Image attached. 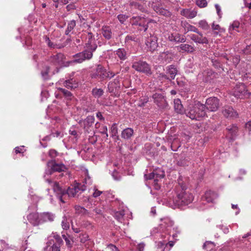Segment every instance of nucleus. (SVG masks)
Segmentation results:
<instances>
[{
    "mask_svg": "<svg viewBox=\"0 0 251 251\" xmlns=\"http://www.w3.org/2000/svg\"><path fill=\"white\" fill-rule=\"evenodd\" d=\"M193 195L188 190L186 184L179 181L175 187L174 194L170 198V202H172L173 208H183L191 203L194 200Z\"/></svg>",
    "mask_w": 251,
    "mask_h": 251,
    "instance_id": "f257e3e1",
    "label": "nucleus"
},
{
    "mask_svg": "<svg viewBox=\"0 0 251 251\" xmlns=\"http://www.w3.org/2000/svg\"><path fill=\"white\" fill-rule=\"evenodd\" d=\"M185 114L192 120H200L206 115L205 106L200 101L190 103L185 110Z\"/></svg>",
    "mask_w": 251,
    "mask_h": 251,
    "instance_id": "f03ea898",
    "label": "nucleus"
},
{
    "mask_svg": "<svg viewBox=\"0 0 251 251\" xmlns=\"http://www.w3.org/2000/svg\"><path fill=\"white\" fill-rule=\"evenodd\" d=\"M61 236L56 233H52L47 238L46 246L44 250L47 251H60V247L63 245Z\"/></svg>",
    "mask_w": 251,
    "mask_h": 251,
    "instance_id": "7ed1b4c3",
    "label": "nucleus"
},
{
    "mask_svg": "<svg viewBox=\"0 0 251 251\" xmlns=\"http://www.w3.org/2000/svg\"><path fill=\"white\" fill-rule=\"evenodd\" d=\"M164 224V225L163 224L161 225V227L163 228L164 226L166 229V231L164 233L160 234L162 240L158 241L157 245L158 248H161L165 246V244H167V242L170 240V232L174 225V222L169 219H165Z\"/></svg>",
    "mask_w": 251,
    "mask_h": 251,
    "instance_id": "20e7f679",
    "label": "nucleus"
},
{
    "mask_svg": "<svg viewBox=\"0 0 251 251\" xmlns=\"http://www.w3.org/2000/svg\"><path fill=\"white\" fill-rule=\"evenodd\" d=\"M115 75V73L111 71H107L102 66L99 65L95 70L92 72L90 76L92 78L97 79L101 81L107 78H111Z\"/></svg>",
    "mask_w": 251,
    "mask_h": 251,
    "instance_id": "39448f33",
    "label": "nucleus"
},
{
    "mask_svg": "<svg viewBox=\"0 0 251 251\" xmlns=\"http://www.w3.org/2000/svg\"><path fill=\"white\" fill-rule=\"evenodd\" d=\"M48 166H50V169L46 170L44 176L46 181L49 184L52 183L51 180L49 178H46V176H49L52 174L53 172H61L66 170V167L62 163H56L54 160L49 161L47 163Z\"/></svg>",
    "mask_w": 251,
    "mask_h": 251,
    "instance_id": "423d86ee",
    "label": "nucleus"
},
{
    "mask_svg": "<svg viewBox=\"0 0 251 251\" xmlns=\"http://www.w3.org/2000/svg\"><path fill=\"white\" fill-rule=\"evenodd\" d=\"M95 120L94 116H88L85 119L81 120L78 122V124L83 128L85 134L94 135L96 133L93 126Z\"/></svg>",
    "mask_w": 251,
    "mask_h": 251,
    "instance_id": "0eeeda50",
    "label": "nucleus"
},
{
    "mask_svg": "<svg viewBox=\"0 0 251 251\" xmlns=\"http://www.w3.org/2000/svg\"><path fill=\"white\" fill-rule=\"evenodd\" d=\"M132 68L138 72L151 75V67L146 61L136 60L132 62Z\"/></svg>",
    "mask_w": 251,
    "mask_h": 251,
    "instance_id": "6e6552de",
    "label": "nucleus"
},
{
    "mask_svg": "<svg viewBox=\"0 0 251 251\" xmlns=\"http://www.w3.org/2000/svg\"><path fill=\"white\" fill-rule=\"evenodd\" d=\"M245 85L243 83L237 84L232 91V95L239 99H244L248 97L251 94V92H248Z\"/></svg>",
    "mask_w": 251,
    "mask_h": 251,
    "instance_id": "1a4fd4ad",
    "label": "nucleus"
},
{
    "mask_svg": "<svg viewBox=\"0 0 251 251\" xmlns=\"http://www.w3.org/2000/svg\"><path fill=\"white\" fill-rule=\"evenodd\" d=\"M160 3V0H151L149 2V5L159 15L170 17L171 15V13L167 9L162 7Z\"/></svg>",
    "mask_w": 251,
    "mask_h": 251,
    "instance_id": "9d476101",
    "label": "nucleus"
},
{
    "mask_svg": "<svg viewBox=\"0 0 251 251\" xmlns=\"http://www.w3.org/2000/svg\"><path fill=\"white\" fill-rule=\"evenodd\" d=\"M205 109L211 112L217 111L220 106L219 100L216 97L208 98L205 102Z\"/></svg>",
    "mask_w": 251,
    "mask_h": 251,
    "instance_id": "9b49d317",
    "label": "nucleus"
},
{
    "mask_svg": "<svg viewBox=\"0 0 251 251\" xmlns=\"http://www.w3.org/2000/svg\"><path fill=\"white\" fill-rule=\"evenodd\" d=\"M65 58V56L63 53H58L55 55H52L50 56L47 61L50 64L57 67V66L61 65L63 64Z\"/></svg>",
    "mask_w": 251,
    "mask_h": 251,
    "instance_id": "f8f14e48",
    "label": "nucleus"
},
{
    "mask_svg": "<svg viewBox=\"0 0 251 251\" xmlns=\"http://www.w3.org/2000/svg\"><path fill=\"white\" fill-rule=\"evenodd\" d=\"M150 35L146 38L145 44L149 50L152 52L158 47L157 38L154 35Z\"/></svg>",
    "mask_w": 251,
    "mask_h": 251,
    "instance_id": "ddd939ff",
    "label": "nucleus"
},
{
    "mask_svg": "<svg viewBox=\"0 0 251 251\" xmlns=\"http://www.w3.org/2000/svg\"><path fill=\"white\" fill-rule=\"evenodd\" d=\"M152 99L154 102L156 103L158 107L164 108L167 107L168 103L166 101L165 97L161 94L155 93L152 95Z\"/></svg>",
    "mask_w": 251,
    "mask_h": 251,
    "instance_id": "4468645a",
    "label": "nucleus"
},
{
    "mask_svg": "<svg viewBox=\"0 0 251 251\" xmlns=\"http://www.w3.org/2000/svg\"><path fill=\"white\" fill-rule=\"evenodd\" d=\"M121 88V84L119 79L117 77L113 81L109 82L108 84V91L110 93L116 94L118 93Z\"/></svg>",
    "mask_w": 251,
    "mask_h": 251,
    "instance_id": "2eb2a0df",
    "label": "nucleus"
},
{
    "mask_svg": "<svg viewBox=\"0 0 251 251\" xmlns=\"http://www.w3.org/2000/svg\"><path fill=\"white\" fill-rule=\"evenodd\" d=\"M173 58V54L169 50L161 52L158 57V59L160 63L166 64L171 62Z\"/></svg>",
    "mask_w": 251,
    "mask_h": 251,
    "instance_id": "dca6fc26",
    "label": "nucleus"
},
{
    "mask_svg": "<svg viewBox=\"0 0 251 251\" xmlns=\"http://www.w3.org/2000/svg\"><path fill=\"white\" fill-rule=\"evenodd\" d=\"M29 222L33 226H37L42 224L41 214L37 212L31 213L27 216Z\"/></svg>",
    "mask_w": 251,
    "mask_h": 251,
    "instance_id": "f3484780",
    "label": "nucleus"
},
{
    "mask_svg": "<svg viewBox=\"0 0 251 251\" xmlns=\"http://www.w3.org/2000/svg\"><path fill=\"white\" fill-rule=\"evenodd\" d=\"M53 189L56 193L58 199L63 203H65V201L63 199V196H66V190L62 189L56 182H53Z\"/></svg>",
    "mask_w": 251,
    "mask_h": 251,
    "instance_id": "a211bd4d",
    "label": "nucleus"
},
{
    "mask_svg": "<svg viewBox=\"0 0 251 251\" xmlns=\"http://www.w3.org/2000/svg\"><path fill=\"white\" fill-rule=\"evenodd\" d=\"M86 39L88 40L85 44L84 48L91 50L92 51H95L97 48V45L92 33L88 32V35L86 36Z\"/></svg>",
    "mask_w": 251,
    "mask_h": 251,
    "instance_id": "6ab92c4d",
    "label": "nucleus"
},
{
    "mask_svg": "<svg viewBox=\"0 0 251 251\" xmlns=\"http://www.w3.org/2000/svg\"><path fill=\"white\" fill-rule=\"evenodd\" d=\"M86 39L88 40L85 44L84 48L91 50L92 51H95L97 48V45L92 33L88 32V35L86 36Z\"/></svg>",
    "mask_w": 251,
    "mask_h": 251,
    "instance_id": "aec40b11",
    "label": "nucleus"
},
{
    "mask_svg": "<svg viewBox=\"0 0 251 251\" xmlns=\"http://www.w3.org/2000/svg\"><path fill=\"white\" fill-rule=\"evenodd\" d=\"M222 113L226 118H236L238 116L237 112L229 105H226L223 107Z\"/></svg>",
    "mask_w": 251,
    "mask_h": 251,
    "instance_id": "412c9836",
    "label": "nucleus"
},
{
    "mask_svg": "<svg viewBox=\"0 0 251 251\" xmlns=\"http://www.w3.org/2000/svg\"><path fill=\"white\" fill-rule=\"evenodd\" d=\"M50 67L48 65H45L43 68L41 72V75L42 78L44 80H47L50 79V76L55 73H57L59 72V68L58 67H56L55 72H53L50 75Z\"/></svg>",
    "mask_w": 251,
    "mask_h": 251,
    "instance_id": "4be33fe9",
    "label": "nucleus"
},
{
    "mask_svg": "<svg viewBox=\"0 0 251 251\" xmlns=\"http://www.w3.org/2000/svg\"><path fill=\"white\" fill-rule=\"evenodd\" d=\"M218 197L217 193L211 191H206L202 197V201H206L208 203L214 202V201Z\"/></svg>",
    "mask_w": 251,
    "mask_h": 251,
    "instance_id": "5701e85b",
    "label": "nucleus"
},
{
    "mask_svg": "<svg viewBox=\"0 0 251 251\" xmlns=\"http://www.w3.org/2000/svg\"><path fill=\"white\" fill-rule=\"evenodd\" d=\"M74 208L76 214L80 215L81 216H87L90 217V213L84 207L78 205H76L74 206Z\"/></svg>",
    "mask_w": 251,
    "mask_h": 251,
    "instance_id": "b1692460",
    "label": "nucleus"
},
{
    "mask_svg": "<svg viewBox=\"0 0 251 251\" xmlns=\"http://www.w3.org/2000/svg\"><path fill=\"white\" fill-rule=\"evenodd\" d=\"M133 129L132 128L127 127L122 131L121 137L125 140H130L133 136Z\"/></svg>",
    "mask_w": 251,
    "mask_h": 251,
    "instance_id": "393cba45",
    "label": "nucleus"
},
{
    "mask_svg": "<svg viewBox=\"0 0 251 251\" xmlns=\"http://www.w3.org/2000/svg\"><path fill=\"white\" fill-rule=\"evenodd\" d=\"M240 24L238 21H234L229 26L228 28L229 33L230 34L234 35L236 32L241 31Z\"/></svg>",
    "mask_w": 251,
    "mask_h": 251,
    "instance_id": "a878e982",
    "label": "nucleus"
},
{
    "mask_svg": "<svg viewBox=\"0 0 251 251\" xmlns=\"http://www.w3.org/2000/svg\"><path fill=\"white\" fill-rule=\"evenodd\" d=\"M40 214L42 224L47 222H52L55 218V215L50 212H44Z\"/></svg>",
    "mask_w": 251,
    "mask_h": 251,
    "instance_id": "bb28decb",
    "label": "nucleus"
},
{
    "mask_svg": "<svg viewBox=\"0 0 251 251\" xmlns=\"http://www.w3.org/2000/svg\"><path fill=\"white\" fill-rule=\"evenodd\" d=\"M181 14L188 19H192L197 16V12L193 9H184L181 11Z\"/></svg>",
    "mask_w": 251,
    "mask_h": 251,
    "instance_id": "cd10ccee",
    "label": "nucleus"
},
{
    "mask_svg": "<svg viewBox=\"0 0 251 251\" xmlns=\"http://www.w3.org/2000/svg\"><path fill=\"white\" fill-rule=\"evenodd\" d=\"M63 85L68 89H73L78 86V82L74 78L64 81L63 83Z\"/></svg>",
    "mask_w": 251,
    "mask_h": 251,
    "instance_id": "c85d7f7f",
    "label": "nucleus"
},
{
    "mask_svg": "<svg viewBox=\"0 0 251 251\" xmlns=\"http://www.w3.org/2000/svg\"><path fill=\"white\" fill-rule=\"evenodd\" d=\"M174 109L175 111L177 113L180 114L185 113V110L184 109L179 99H176L174 100Z\"/></svg>",
    "mask_w": 251,
    "mask_h": 251,
    "instance_id": "c756f323",
    "label": "nucleus"
},
{
    "mask_svg": "<svg viewBox=\"0 0 251 251\" xmlns=\"http://www.w3.org/2000/svg\"><path fill=\"white\" fill-rule=\"evenodd\" d=\"M116 54L122 61L126 60L128 56V53L127 51L124 48L118 49L116 51Z\"/></svg>",
    "mask_w": 251,
    "mask_h": 251,
    "instance_id": "7c9ffc66",
    "label": "nucleus"
},
{
    "mask_svg": "<svg viewBox=\"0 0 251 251\" xmlns=\"http://www.w3.org/2000/svg\"><path fill=\"white\" fill-rule=\"evenodd\" d=\"M166 72L167 74L170 75V78L172 80L175 79V76L177 73V70L175 65H171L166 68Z\"/></svg>",
    "mask_w": 251,
    "mask_h": 251,
    "instance_id": "2f4dec72",
    "label": "nucleus"
},
{
    "mask_svg": "<svg viewBox=\"0 0 251 251\" xmlns=\"http://www.w3.org/2000/svg\"><path fill=\"white\" fill-rule=\"evenodd\" d=\"M190 39L194 41L196 43L199 44H207L208 43V40L206 37H199L195 34H191L190 35Z\"/></svg>",
    "mask_w": 251,
    "mask_h": 251,
    "instance_id": "473e14b6",
    "label": "nucleus"
},
{
    "mask_svg": "<svg viewBox=\"0 0 251 251\" xmlns=\"http://www.w3.org/2000/svg\"><path fill=\"white\" fill-rule=\"evenodd\" d=\"M101 33L103 36L107 40H110L112 37L111 29L109 26H103L101 28Z\"/></svg>",
    "mask_w": 251,
    "mask_h": 251,
    "instance_id": "72a5a7b5",
    "label": "nucleus"
},
{
    "mask_svg": "<svg viewBox=\"0 0 251 251\" xmlns=\"http://www.w3.org/2000/svg\"><path fill=\"white\" fill-rule=\"evenodd\" d=\"M76 26V22L75 20H73L68 22L67 24V27L65 30V34L66 35H70L73 33V30Z\"/></svg>",
    "mask_w": 251,
    "mask_h": 251,
    "instance_id": "f704fd0d",
    "label": "nucleus"
},
{
    "mask_svg": "<svg viewBox=\"0 0 251 251\" xmlns=\"http://www.w3.org/2000/svg\"><path fill=\"white\" fill-rule=\"evenodd\" d=\"M178 48L183 51L188 53L193 52L195 50L194 47L186 44H181Z\"/></svg>",
    "mask_w": 251,
    "mask_h": 251,
    "instance_id": "c9c22d12",
    "label": "nucleus"
},
{
    "mask_svg": "<svg viewBox=\"0 0 251 251\" xmlns=\"http://www.w3.org/2000/svg\"><path fill=\"white\" fill-rule=\"evenodd\" d=\"M129 5L133 8L138 9L141 12H144L146 11L144 5L141 3H139L138 2L132 1L130 2Z\"/></svg>",
    "mask_w": 251,
    "mask_h": 251,
    "instance_id": "e433bc0d",
    "label": "nucleus"
},
{
    "mask_svg": "<svg viewBox=\"0 0 251 251\" xmlns=\"http://www.w3.org/2000/svg\"><path fill=\"white\" fill-rule=\"evenodd\" d=\"M70 217L64 215L62 217L61 226L64 230H68L70 228Z\"/></svg>",
    "mask_w": 251,
    "mask_h": 251,
    "instance_id": "4c0bfd02",
    "label": "nucleus"
},
{
    "mask_svg": "<svg viewBox=\"0 0 251 251\" xmlns=\"http://www.w3.org/2000/svg\"><path fill=\"white\" fill-rule=\"evenodd\" d=\"M74 188H75V193L76 196L78 193H81L86 189V186L84 184H82L80 183H75L73 185Z\"/></svg>",
    "mask_w": 251,
    "mask_h": 251,
    "instance_id": "58836bf2",
    "label": "nucleus"
},
{
    "mask_svg": "<svg viewBox=\"0 0 251 251\" xmlns=\"http://www.w3.org/2000/svg\"><path fill=\"white\" fill-rule=\"evenodd\" d=\"M84 48V50L81 52L83 53V58H85V60L91 59L93 57V53L95 51H92V50L86 48Z\"/></svg>",
    "mask_w": 251,
    "mask_h": 251,
    "instance_id": "ea45409f",
    "label": "nucleus"
},
{
    "mask_svg": "<svg viewBox=\"0 0 251 251\" xmlns=\"http://www.w3.org/2000/svg\"><path fill=\"white\" fill-rule=\"evenodd\" d=\"M74 57L75 59L71 62L81 63L86 60L85 59L83 58V53L81 52L75 54Z\"/></svg>",
    "mask_w": 251,
    "mask_h": 251,
    "instance_id": "a19ab883",
    "label": "nucleus"
},
{
    "mask_svg": "<svg viewBox=\"0 0 251 251\" xmlns=\"http://www.w3.org/2000/svg\"><path fill=\"white\" fill-rule=\"evenodd\" d=\"M103 90L101 88H94L92 89V94L95 98H99L103 95Z\"/></svg>",
    "mask_w": 251,
    "mask_h": 251,
    "instance_id": "79ce46f5",
    "label": "nucleus"
},
{
    "mask_svg": "<svg viewBox=\"0 0 251 251\" xmlns=\"http://www.w3.org/2000/svg\"><path fill=\"white\" fill-rule=\"evenodd\" d=\"M154 173L156 182L159 179H161L165 176V172L161 169H156L154 171Z\"/></svg>",
    "mask_w": 251,
    "mask_h": 251,
    "instance_id": "37998d69",
    "label": "nucleus"
},
{
    "mask_svg": "<svg viewBox=\"0 0 251 251\" xmlns=\"http://www.w3.org/2000/svg\"><path fill=\"white\" fill-rule=\"evenodd\" d=\"M226 129L228 130L232 138L236 135L238 131V127L235 125L229 126Z\"/></svg>",
    "mask_w": 251,
    "mask_h": 251,
    "instance_id": "c03bdc74",
    "label": "nucleus"
},
{
    "mask_svg": "<svg viewBox=\"0 0 251 251\" xmlns=\"http://www.w3.org/2000/svg\"><path fill=\"white\" fill-rule=\"evenodd\" d=\"M110 132L111 133V136L115 139H119V137L118 135V127L117 126V124L116 123H114L110 128Z\"/></svg>",
    "mask_w": 251,
    "mask_h": 251,
    "instance_id": "a18cd8bd",
    "label": "nucleus"
},
{
    "mask_svg": "<svg viewBox=\"0 0 251 251\" xmlns=\"http://www.w3.org/2000/svg\"><path fill=\"white\" fill-rule=\"evenodd\" d=\"M137 39L135 35H127L125 39V44L126 46H129L131 45V42H136Z\"/></svg>",
    "mask_w": 251,
    "mask_h": 251,
    "instance_id": "49530a36",
    "label": "nucleus"
},
{
    "mask_svg": "<svg viewBox=\"0 0 251 251\" xmlns=\"http://www.w3.org/2000/svg\"><path fill=\"white\" fill-rule=\"evenodd\" d=\"M186 41V38L184 35H182L178 33H175L174 42L184 43Z\"/></svg>",
    "mask_w": 251,
    "mask_h": 251,
    "instance_id": "de8ad7c7",
    "label": "nucleus"
},
{
    "mask_svg": "<svg viewBox=\"0 0 251 251\" xmlns=\"http://www.w3.org/2000/svg\"><path fill=\"white\" fill-rule=\"evenodd\" d=\"M181 26L184 29L185 34L187 33L189 31H191L194 26L193 25L188 24L186 21H182L181 22Z\"/></svg>",
    "mask_w": 251,
    "mask_h": 251,
    "instance_id": "09e8293b",
    "label": "nucleus"
},
{
    "mask_svg": "<svg viewBox=\"0 0 251 251\" xmlns=\"http://www.w3.org/2000/svg\"><path fill=\"white\" fill-rule=\"evenodd\" d=\"M44 38H45V41H46V43L47 44L48 46L49 47L51 48L61 49V48L64 47L63 46H58L57 45L54 44L53 42H51V41L50 40L49 37L47 36H46L44 37Z\"/></svg>",
    "mask_w": 251,
    "mask_h": 251,
    "instance_id": "8fccbe9b",
    "label": "nucleus"
},
{
    "mask_svg": "<svg viewBox=\"0 0 251 251\" xmlns=\"http://www.w3.org/2000/svg\"><path fill=\"white\" fill-rule=\"evenodd\" d=\"M125 212L123 211H117L114 214L115 218L120 222H122L124 220Z\"/></svg>",
    "mask_w": 251,
    "mask_h": 251,
    "instance_id": "3c124183",
    "label": "nucleus"
},
{
    "mask_svg": "<svg viewBox=\"0 0 251 251\" xmlns=\"http://www.w3.org/2000/svg\"><path fill=\"white\" fill-rule=\"evenodd\" d=\"M141 20V18L140 17H133L130 19V23L133 25L141 26V22H139Z\"/></svg>",
    "mask_w": 251,
    "mask_h": 251,
    "instance_id": "603ef678",
    "label": "nucleus"
},
{
    "mask_svg": "<svg viewBox=\"0 0 251 251\" xmlns=\"http://www.w3.org/2000/svg\"><path fill=\"white\" fill-rule=\"evenodd\" d=\"M95 132L96 133L99 132L101 134L105 135L106 138H107L108 137V134L107 133V127L105 126L102 125L101 127L99 130H96Z\"/></svg>",
    "mask_w": 251,
    "mask_h": 251,
    "instance_id": "864d4df0",
    "label": "nucleus"
},
{
    "mask_svg": "<svg viewBox=\"0 0 251 251\" xmlns=\"http://www.w3.org/2000/svg\"><path fill=\"white\" fill-rule=\"evenodd\" d=\"M199 26L202 29L208 30L210 26L205 20H201L199 22Z\"/></svg>",
    "mask_w": 251,
    "mask_h": 251,
    "instance_id": "5fc2aeb1",
    "label": "nucleus"
},
{
    "mask_svg": "<svg viewBox=\"0 0 251 251\" xmlns=\"http://www.w3.org/2000/svg\"><path fill=\"white\" fill-rule=\"evenodd\" d=\"M66 195H68L69 197H75L76 196L75 193V188H74L73 185L71 187L68 188L67 190L66 191Z\"/></svg>",
    "mask_w": 251,
    "mask_h": 251,
    "instance_id": "6e6d98bb",
    "label": "nucleus"
},
{
    "mask_svg": "<svg viewBox=\"0 0 251 251\" xmlns=\"http://www.w3.org/2000/svg\"><path fill=\"white\" fill-rule=\"evenodd\" d=\"M58 90L64 95V96L68 99H71L72 94L70 92L62 88H58Z\"/></svg>",
    "mask_w": 251,
    "mask_h": 251,
    "instance_id": "4d7b16f0",
    "label": "nucleus"
},
{
    "mask_svg": "<svg viewBox=\"0 0 251 251\" xmlns=\"http://www.w3.org/2000/svg\"><path fill=\"white\" fill-rule=\"evenodd\" d=\"M80 242L82 243H85L88 240L89 236L86 233H81L79 234Z\"/></svg>",
    "mask_w": 251,
    "mask_h": 251,
    "instance_id": "13d9d810",
    "label": "nucleus"
},
{
    "mask_svg": "<svg viewBox=\"0 0 251 251\" xmlns=\"http://www.w3.org/2000/svg\"><path fill=\"white\" fill-rule=\"evenodd\" d=\"M196 4L201 8H203L207 6V3L206 0H197Z\"/></svg>",
    "mask_w": 251,
    "mask_h": 251,
    "instance_id": "bf43d9fd",
    "label": "nucleus"
},
{
    "mask_svg": "<svg viewBox=\"0 0 251 251\" xmlns=\"http://www.w3.org/2000/svg\"><path fill=\"white\" fill-rule=\"evenodd\" d=\"M82 183V184H84L87 187L88 186L92 184V180L91 179V177L88 175H87V176L84 178Z\"/></svg>",
    "mask_w": 251,
    "mask_h": 251,
    "instance_id": "052dcab7",
    "label": "nucleus"
},
{
    "mask_svg": "<svg viewBox=\"0 0 251 251\" xmlns=\"http://www.w3.org/2000/svg\"><path fill=\"white\" fill-rule=\"evenodd\" d=\"M111 175L115 180H119L121 179V176L119 174V173L116 170V169H114Z\"/></svg>",
    "mask_w": 251,
    "mask_h": 251,
    "instance_id": "680f3d73",
    "label": "nucleus"
},
{
    "mask_svg": "<svg viewBox=\"0 0 251 251\" xmlns=\"http://www.w3.org/2000/svg\"><path fill=\"white\" fill-rule=\"evenodd\" d=\"M128 18V16L125 14H119L117 16V18L122 24L124 23Z\"/></svg>",
    "mask_w": 251,
    "mask_h": 251,
    "instance_id": "e2e57ef3",
    "label": "nucleus"
},
{
    "mask_svg": "<svg viewBox=\"0 0 251 251\" xmlns=\"http://www.w3.org/2000/svg\"><path fill=\"white\" fill-rule=\"evenodd\" d=\"M174 243L173 241H168L167 244H165V247L162 251H169L170 249L174 246Z\"/></svg>",
    "mask_w": 251,
    "mask_h": 251,
    "instance_id": "0e129e2a",
    "label": "nucleus"
},
{
    "mask_svg": "<svg viewBox=\"0 0 251 251\" xmlns=\"http://www.w3.org/2000/svg\"><path fill=\"white\" fill-rule=\"evenodd\" d=\"M215 7L216 9L217 13L220 18L222 17V12L221 11V6L218 4H215Z\"/></svg>",
    "mask_w": 251,
    "mask_h": 251,
    "instance_id": "69168bd1",
    "label": "nucleus"
},
{
    "mask_svg": "<svg viewBox=\"0 0 251 251\" xmlns=\"http://www.w3.org/2000/svg\"><path fill=\"white\" fill-rule=\"evenodd\" d=\"M149 101V98L148 97H143L140 99L139 101L140 102L139 105L140 106H143L146 103Z\"/></svg>",
    "mask_w": 251,
    "mask_h": 251,
    "instance_id": "338daca9",
    "label": "nucleus"
},
{
    "mask_svg": "<svg viewBox=\"0 0 251 251\" xmlns=\"http://www.w3.org/2000/svg\"><path fill=\"white\" fill-rule=\"evenodd\" d=\"M49 156L52 158H54L58 155V152L55 150H50L49 152Z\"/></svg>",
    "mask_w": 251,
    "mask_h": 251,
    "instance_id": "774afa93",
    "label": "nucleus"
}]
</instances>
